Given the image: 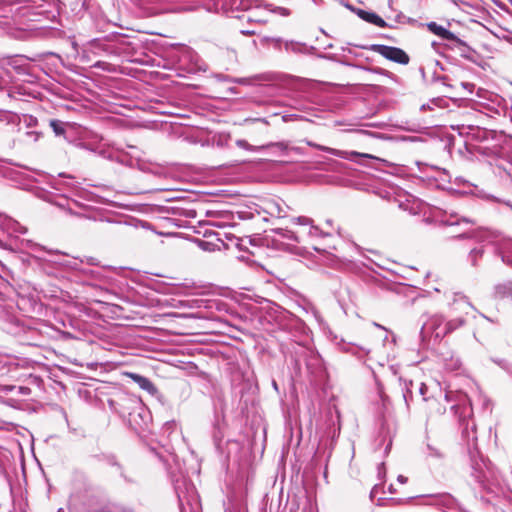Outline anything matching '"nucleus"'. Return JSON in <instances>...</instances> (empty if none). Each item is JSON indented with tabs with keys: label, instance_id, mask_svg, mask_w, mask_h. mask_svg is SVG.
<instances>
[{
	"label": "nucleus",
	"instance_id": "nucleus-1",
	"mask_svg": "<svg viewBox=\"0 0 512 512\" xmlns=\"http://www.w3.org/2000/svg\"><path fill=\"white\" fill-rule=\"evenodd\" d=\"M458 237H466L477 242H488L496 246L497 252L501 255L502 261L512 265V240L500 238L496 232L478 229L471 232L463 231Z\"/></svg>",
	"mask_w": 512,
	"mask_h": 512
},
{
	"label": "nucleus",
	"instance_id": "nucleus-2",
	"mask_svg": "<svg viewBox=\"0 0 512 512\" xmlns=\"http://www.w3.org/2000/svg\"><path fill=\"white\" fill-rule=\"evenodd\" d=\"M373 50L383 56L384 58L391 60L399 64H408L409 56L400 48L386 46V45H374Z\"/></svg>",
	"mask_w": 512,
	"mask_h": 512
},
{
	"label": "nucleus",
	"instance_id": "nucleus-3",
	"mask_svg": "<svg viewBox=\"0 0 512 512\" xmlns=\"http://www.w3.org/2000/svg\"><path fill=\"white\" fill-rule=\"evenodd\" d=\"M294 223H297L301 226V229L298 231L300 241L305 238H315L323 235L322 231L315 225H313L312 219L300 216L297 218H293Z\"/></svg>",
	"mask_w": 512,
	"mask_h": 512
},
{
	"label": "nucleus",
	"instance_id": "nucleus-4",
	"mask_svg": "<svg viewBox=\"0 0 512 512\" xmlns=\"http://www.w3.org/2000/svg\"><path fill=\"white\" fill-rule=\"evenodd\" d=\"M308 145H310V146H312V147H314V148H316L318 150L327 152V153H329L331 155H334L336 157L343 158V159L353 160L354 157H361V158H367V159H375V157L373 155L367 154V153H359V152H356V151L348 152V151L338 150V149L330 148V147H327V146L315 144V143H312V142H308Z\"/></svg>",
	"mask_w": 512,
	"mask_h": 512
},
{
	"label": "nucleus",
	"instance_id": "nucleus-5",
	"mask_svg": "<svg viewBox=\"0 0 512 512\" xmlns=\"http://www.w3.org/2000/svg\"><path fill=\"white\" fill-rule=\"evenodd\" d=\"M446 323H444V319L441 315H433L431 316L422 326V333L434 335L436 340H441L445 336L438 335L440 330H446Z\"/></svg>",
	"mask_w": 512,
	"mask_h": 512
},
{
	"label": "nucleus",
	"instance_id": "nucleus-6",
	"mask_svg": "<svg viewBox=\"0 0 512 512\" xmlns=\"http://www.w3.org/2000/svg\"><path fill=\"white\" fill-rule=\"evenodd\" d=\"M428 28L431 32H433L435 35L439 36L444 40L453 41L459 45H464V42L461 39H459L454 33L447 30L443 26L436 24L435 22L429 23Z\"/></svg>",
	"mask_w": 512,
	"mask_h": 512
},
{
	"label": "nucleus",
	"instance_id": "nucleus-7",
	"mask_svg": "<svg viewBox=\"0 0 512 512\" xmlns=\"http://www.w3.org/2000/svg\"><path fill=\"white\" fill-rule=\"evenodd\" d=\"M287 206L277 199H269L264 202V210L274 217H285Z\"/></svg>",
	"mask_w": 512,
	"mask_h": 512
},
{
	"label": "nucleus",
	"instance_id": "nucleus-8",
	"mask_svg": "<svg viewBox=\"0 0 512 512\" xmlns=\"http://www.w3.org/2000/svg\"><path fill=\"white\" fill-rule=\"evenodd\" d=\"M235 143H236L237 147L246 149V150H249L252 152H257V151L263 150L268 147H276V148L280 149L281 151H286L288 149V144L285 142H276V143H270V144L262 145V146H253V145L249 144L246 140L238 139V140H236Z\"/></svg>",
	"mask_w": 512,
	"mask_h": 512
},
{
	"label": "nucleus",
	"instance_id": "nucleus-9",
	"mask_svg": "<svg viewBox=\"0 0 512 512\" xmlns=\"http://www.w3.org/2000/svg\"><path fill=\"white\" fill-rule=\"evenodd\" d=\"M0 228L8 233L24 234L27 232V229L20 223L3 215H0Z\"/></svg>",
	"mask_w": 512,
	"mask_h": 512
},
{
	"label": "nucleus",
	"instance_id": "nucleus-10",
	"mask_svg": "<svg viewBox=\"0 0 512 512\" xmlns=\"http://www.w3.org/2000/svg\"><path fill=\"white\" fill-rule=\"evenodd\" d=\"M231 3L232 8L248 10L253 7L259 8L261 7V0H226L224 3H220L219 8H225L226 5Z\"/></svg>",
	"mask_w": 512,
	"mask_h": 512
},
{
	"label": "nucleus",
	"instance_id": "nucleus-11",
	"mask_svg": "<svg viewBox=\"0 0 512 512\" xmlns=\"http://www.w3.org/2000/svg\"><path fill=\"white\" fill-rule=\"evenodd\" d=\"M494 297L500 300L512 301V281H505L495 285Z\"/></svg>",
	"mask_w": 512,
	"mask_h": 512
},
{
	"label": "nucleus",
	"instance_id": "nucleus-12",
	"mask_svg": "<svg viewBox=\"0 0 512 512\" xmlns=\"http://www.w3.org/2000/svg\"><path fill=\"white\" fill-rule=\"evenodd\" d=\"M128 376L136 383L138 386L151 393L154 394L156 392V388L153 385V383L146 377L136 374V373H129Z\"/></svg>",
	"mask_w": 512,
	"mask_h": 512
},
{
	"label": "nucleus",
	"instance_id": "nucleus-13",
	"mask_svg": "<svg viewBox=\"0 0 512 512\" xmlns=\"http://www.w3.org/2000/svg\"><path fill=\"white\" fill-rule=\"evenodd\" d=\"M443 223L448 226L473 225L474 220L467 217H460L457 213H451Z\"/></svg>",
	"mask_w": 512,
	"mask_h": 512
},
{
	"label": "nucleus",
	"instance_id": "nucleus-14",
	"mask_svg": "<svg viewBox=\"0 0 512 512\" xmlns=\"http://www.w3.org/2000/svg\"><path fill=\"white\" fill-rule=\"evenodd\" d=\"M358 15L363 20H365V21H367L369 23L375 24L378 27H384L386 25V22L380 16H378L375 13L367 12V11H364V10H359L358 11Z\"/></svg>",
	"mask_w": 512,
	"mask_h": 512
},
{
	"label": "nucleus",
	"instance_id": "nucleus-15",
	"mask_svg": "<svg viewBox=\"0 0 512 512\" xmlns=\"http://www.w3.org/2000/svg\"><path fill=\"white\" fill-rule=\"evenodd\" d=\"M259 42L264 47H273L274 49L280 50L282 48L283 39L280 37L262 36Z\"/></svg>",
	"mask_w": 512,
	"mask_h": 512
},
{
	"label": "nucleus",
	"instance_id": "nucleus-16",
	"mask_svg": "<svg viewBox=\"0 0 512 512\" xmlns=\"http://www.w3.org/2000/svg\"><path fill=\"white\" fill-rule=\"evenodd\" d=\"M465 323V320L463 318H456L453 320H450L446 322V330H440L438 332V335L440 336H446L447 334L453 332L454 330L458 329L459 327L463 326Z\"/></svg>",
	"mask_w": 512,
	"mask_h": 512
},
{
	"label": "nucleus",
	"instance_id": "nucleus-17",
	"mask_svg": "<svg viewBox=\"0 0 512 512\" xmlns=\"http://www.w3.org/2000/svg\"><path fill=\"white\" fill-rule=\"evenodd\" d=\"M50 127L52 128L53 132L57 136H61L65 134V128L63 122L59 120H51L50 121Z\"/></svg>",
	"mask_w": 512,
	"mask_h": 512
},
{
	"label": "nucleus",
	"instance_id": "nucleus-18",
	"mask_svg": "<svg viewBox=\"0 0 512 512\" xmlns=\"http://www.w3.org/2000/svg\"><path fill=\"white\" fill-rule=\"evenodd\" d=\"M483 254H484L483 248H474V249H472L470 254H469V259L471 261V264L473 266H476L478 259L482 258Z\"/></svg>",
	"mask_w": 512,
	"mask_h": 512
},
{
	"label": "nucleus",
	"instance_id": "nucleus-19",
	"mask_svg": "<svg viewBox=\"0 0 512 512\" xmlns=\"http://www.w3.org/2000/svg\"><path fill=\"white\" fill-rule=\"evenodd\" d=\"M0 121H5L7 124H18L19 117L13 113H2L0 114Z\"/></svg>",
	"mask_w": 512,
	"mask_h": 512
},
{
	"label": "nucleus",
	"instance_id": "nucleus-20",
	"mask_svg": "<svg viewBox=\"0 0 512 512\" xmlns=\"http://www.w3.org/2000/svg\"><path fill=\"white\" fill-rule=\"evenodd\" d=\"M280 231H281L280 233L283 237L290 239V240L300 242V237H299L298 231L293 232L290 230H282V229Z\"/></svg>",
	"mask_w": 512,
	"mask_h": 512
},
{
	"label": "nucleus",
	"instance_id": "nucleus-21",
	"mask_svg": "<svg viewBox=\"0 0 512 512\" xmlns=\"http://www.w3.org/2000/svg\"><path fill=\"white\" fill-rule=\"evenodd\" d=\"M282 46H284L286 51H295L298 44L293 41H284L283 40Z\"/></svg>",
	"mask_w": 512,
	"mask_h": 512
},
{
	"label": "nucleus",
	"instance_id": "nucleus-22",
	"mask_svg": "<svg viewBox=\"0 0 512 512\" xmlns=\"http://www.w3.org/2000/svg\"><path fill=\"white\" fill-rule=\"evenodd\" d=\"M252 78H238V79H235L234 82L235 83H238V84H244V85H249L252 83Z\"/></svg>",
	"mask_w": 512,
	"mask_h": 512
},
{
	"label": "nucleus",
	"instance_id": "nucleus-23",
	"mask_svg": "<svg viewBox=\"0 0 512 512\" xmlns=\"http://www.w3.org/2000/svg\"><path fill=\"white\" fill-rule=\"evenodd\" d=\"M379 489H380V487H379L378 485H375V486L372 488V490H371V492H370V499H371L372 501H374V499H375L376 495H377V494H378V492H379Z\"/></svg>",
	"mask_w": 512,
	"mask_h": 512
},
{
	"label": "nucleus",
	"instance_id": "nucleus-24",
	"mask_svg": "<svg viewBox=\"0 0 512 512\" xmlns=\"http://www.w3.org/2000/svg\"><path fill=\"white\" fill-rule=\"evenodd\" d=\"M271 11H272V12H279L281 15H284V16L289 15L288 10H287V9H285V8H282V7H278V8H276V9H274V10H271Z\"/></svg>",
	"mask_w": 512,
	"mask_h": 512
},
{
	"label": "nucleus",
	"instance_id": "nucleus-25",
	"mask_svg": "<svg viewBox=\"0 0 512 512\" xmlns=\"http://www.w3.org/2000/svg\"><path fill=\"white\" fill-rule=\"evenodd\" d=\"M241 33L244 34V35H255V34H257V32L255 30H242Z\"/></svg>",
	"mask_w": 512,
	"mask_h": 512
},
{
	"label": "nucleus",
	"instance_id": "nucleus-26",
	"mask_svg": "<svg viewBox=\"0 0 512 512\" xmlns=\"http://www.w3.org/2000/svg\"><path fill=\"white\" fill-rule=\"evenodd\" d=\"M398 482H400L401 484H404L407 482V478L403 475H399L398 478H397Z\"/></svg>",
	"mask_w": 512,
	"mask_h": 512
},
{
	"label": "nucleus",
	"instance_id": "nucleus-27",
	"mask_svg": "<svg viewBox=\"0 0 512 512\" xmlns=\"http://www.w3.org/2000/svg\"><path fill=\"white\" fill-rule=\"evenodd\" d=\"M36 122H37L36 118L29 117L28 126H33L34 124H36Z\"/></svg>",
	"mask_w": 512,
	"mask_h": 512
},
{
	"label": "nucleus",
	"instance_id": "nucleus-28",
	"mask_svg": "<svg viewBox=\"0 0 512 512\" xmlns=\"http://www.w3.org/2000/svg\"><path fill=\"white\" fill-rule=\"evenodd\" d=\"M424 389H426V386L424 384L421 385L420 392L424 394Z\"/></svg>",
	"mask_w": 512,
	"mask_h": 512
},
{
	"label": "nucleus",
	"instance_id": "nucleus-29",
	"mask_svg": "<svg viewBox=\"0 0 512 512\" xmlns=\"http://www.w3.org/2000/svg\"><path fill=\"white\" fill-rule=\"evenodd\" d=\"M179 501H180V506L183 507V500H182V497L179 495Z\"/></svg>",
	"mask_w": 512,
	"mask_h": 512
},
{
	"label": "nucleus",
	"instance_id": "nucleus-30",
	"mask_svg": "<svg viewBox=\"0 0 512 512\" xmlns=\"http://www.w3.org/2000/svg\"><path fill=\"white\" fill-rule=\"evenodd\" d=\"M40 249H43V248L39 245H35V250H40Z\"/></svg>",
	"mask_w": 512,
	"mask_h": 512
},
{
	"label": "nucleus",
	"instance_id": "nucleus-31",
	"mask_svg": "<svg viewBox=\"0 0 512 512\" xmlns=\"http://www.w3.org/2000/svg\"><path fill=\"white\" fill-rule=\"evenodd\" d=\"M31 134H32V135H36V138H35V139H37V138H38V134H37V133L32 132Z\"/></svg>",
	"mask_w": 512,
	"mask_h": 512
},
{
	"label": "nucleus",
	"instance_id": "nucleus-32",
	"mask_svg": "<svg viewBox=\"0 0 512 512\" xmlns=\"http://www.w3.org/2000/svg\"><path fill=\"white\" fill-rule=\"evenodd\" d=\"M61 511H62V509H59V510H58V512H61Z\"/></svg>",
	"mask_w": 512,
	"mask_h": 512
},
{
	"label": "nucleus",
	"instance_id": "nucleus-33",
	"mask_svg": "<svg viewBox=\"0 0 512 512\" xmlns=\"http://www.w3.org/2000/svg\"><path fill=\"white\" fill-rule=\"evenodd\" d=\"M61 511H62V509H59V510H58V512H61Z\"/></svg>",
	"mask_w": 512,
	"mask_h": 512
}]
</instances>
